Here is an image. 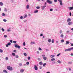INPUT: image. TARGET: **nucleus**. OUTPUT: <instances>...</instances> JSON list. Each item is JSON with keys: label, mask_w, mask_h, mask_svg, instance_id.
I'll return each mask as SVG.
<instances>
[{"label": "nucleus", "mask_w": 73, "mask_h": 73, "mask_svg": "<svg viewBox=\"0 0 73 73\" xmlns=\"http://www.w3.org/2000/svg\"><path fill=\"white\" fill-rule=\"evenodd\" d=\"M0 5H1V6H3V2H0Z\"/></svg>", "instance_id": "6ab92c4d"}, {"label": "nucleus", "mask_w": 73, "mask_h": 73, "mask_svg": "<svg viewBox=\"0 0 73 73\" xmlns=\"http://www.w3.org/2000/svg\"><path fill=\"white\" fill-rule=\"evenodd\" d=\"M46 51H49V50L48 49H46Z\"/></svg>", "instance_id": "69168bd1"}, {"label": "nucleus", "mask_w": 73, "mask_h": 73, "mask_svg": "<svg viewBox=\"0 0 73 73\" xmlns=\"http://www.w3.org/2000/svg\"><path fill=\"white\" fill-rule=\"evenodd\" d=\"M46 73H50V72H46Z\"/></svg>", "instance_id": "774afa93"}, {"label": "nucleus", "mask_w": 73, "mask_h": 73, "mask_svg": "<svg viewBox=\"0 0 73 73\" xmlns=\"http://www.w3.org/2000/svg\"><path fill=\"white\" fill-rule=\"evenodd\" d=\"M57 0H54V2L55 3H56V2H57Z\"/></svg>", "instance_id": "864d4df0"}, {"label": "nucleus", "mask_w": 73, "mask_h": 73, "mask_svg": "<svg viewBox=\"0 0 73 73\" xmlns=\"http://www.w3.org/2000/svg\"><path fill=\"white\" fill-rule=\"evenodd\" d=\"M2 16H5V14L4 13H2Z\"/></svg>", "instance_id": "a19ab883"}, {"label": "nucleus", "mask_w": 73, "mask_h": 73, "mask_svg": "<svg viewBox=\"0 0 73 73\" xmlns=\"http://www.w3.org/2000/svg\"><path fill=\"white\" fill-rule=\"evenodd\" d=\"M4 73H8V71L6 70H3Z\"/></svg>", "instance_id": "dca6fc26"}, {"label": "nucleus", "mask_w": 73, "mask_h": 73, "mask_svg": "<svg viewBox=\"0 0 73 73\" xmlns=\"http://www.w3.org/2000/svg\"><path fill=\"white\" fill-rule=\"evenodd\" d=\"M42 57H45V55H42Z\"/></svg>", "instance_id": "13d9d810"}, {"label": "nucleus", "mask_w": 73, "mask_h": 73, "mask_svg": "<svg viewBox=\"0 0 73 73\" xmlns=\"http://www.w3.org/2000/svg\"><path fill=\"white\" fill-rule=\"evenodd\" d=\"M38 10H36L34 12V13H38Z\"/></svg>", "instance_id": "412c9836"}, {"label": "nucleus", "mask_w": 73, "mask_h": 73, "mask_svg": "<svg viewBox=\"0 0 73 73\" xmlns=\"http://www.w3.org/2000/svg\"><path fill=\"white\" fill-rule=\"evenodd\" d=\"M37 54H39V51H38L37 52Z\"/></svg>", "instance_id": "e2e57ef3"}, {"label": "nucleus", "mask_w": 73, "mask_h": 73, "mask_svg": "<svg viewBox=\"0 0 73 73\" xmlns=\"http://www.w3.org/2000/svg\"><path fill=\"white\" fill-rule=\"evenodd\" d=\"M34 69L35 70H37L38 69L37 66H36V65H34Z\"/></svg>", "instance_id": "39448f33"}, {"label": "nucleus", "mask_w": 73, "mask_h": 73, "mask_svg": "<svg viewBox=\"0 0 73 73\" xmlns=\"http://www.w3.org/2000/svg\"><path fill=\"white\" fill-rule=\"evenodd\" d=\"M23 45L24 46H25V42H24L23 43Z\"/></svg>", "instance_id": "8fccbe9b"}, {"label": "nucleus", "mask_w": 73, "mask_h": 73, "mask_svg": "<svg viewBox=\"0 0 73 73\" xmlns=\"http://www.w3.org/2000/svg\"><path fill=\"white\" fill-rule=\"evenodd\" d=\"M10 29H7V32H10L11 31V30H10Z\"/></svg>", "instance_id": "58836bf2"}, {"label": "nucleus", "mask_w": 73, "mask_h": 73, "mask_svg": "<svg viewBox=\"0 0 73 73\" xmlns=\"http://www.w3.org/2000/svg\"><path fill=\"white\" fill-rule=\"evenodd\" d=\"M46 7V6L44 5V6H41V8H42V10H44V8Z\"/></svg>", "instance_id": "0eeeda50"}, {"label": "nucleus", "mask_w": 73, "mask_h": 73, "mask_svg": "<svg viewBox=\"0 0 73 73\" xmlns=\"http://www.w3.org/2000/svg\"><path fill=\"white\" fill-rule=\"evenodd\" d=\"M46 63H44L43 64V66L44 67H45V66L46 65Z\"/></svg>", "instance_id": "5701e85b"}, {"label": "nucleus", "mask_w": 73, "mask_h": 73, "mask_svg": "<svg viewBox=\"0 0 73 73\" xmlns=\"http://www.w3.org/2000/svg\"><path fill=\"white\" fill-rule=\"evenodd\" d=\"M64 42V40L62 39L61 41V42Z\"/></svg>", "instance_id": "2f4dec72"}, {"label": "nucleus", "mask_w": 73, "mask_h": 73, "mask_svg": "<svg viewBox=\"0 0 73 73\" xmlns=\"http://www.w3.org/2000/svg\"><path fill=\"white\" fill-rule=\"evenodd\" d=\"M51 41H52V40L50 39L48 40V42H51Z\"/></svg>", "instance_id": "393cba45"}, {"label": "nucleus", "mask_w": 73, "mask_h": 73, "mask_svg": "<svg viewBox=\"0 0 73 73\" xmlns=\"http://www.w3.org/2000/svg\"><path fill=\"white\" fill-rule=\"evenodd\" d=\"M46 2H45V3H44V5H45V6H46Z\"/></svg>", "instance_id": "0e129e2a"}, {"label": "nucleus", "mask_w": 73, "mask_h": 73, "mask_svg": "<svg viewBox=\"0 0 73 73\" xmlns=\"http://www.w3.org/2000/svg\"><path fill=\"white\" fill-rule=\"evenodd\" d=\"M71 46H73V43H72L71 44Z\"/></svg>", "instance_id": "338daca9"}, {"label": "nucleus", "mask_w": 73, "mask_h": 73, "mask_svg": "<svg viewBox=\"0 0 73 73\" xmlns=\"http://www.w3.org/2000/svg\"><path fill=\"white\" fill-rule=\"evenodd\" d=\"M60 54H61V53H60L58 54L57 55V57H58V56H60Z\"/></svg>", "instance_id": "37998d69"}, {"label": "nucleus", "mask_w": 73, "mask_h": 73, "mask_svg": "<svg viewBox=\"0 0 73 73\" xmlns=\"http://www.w3.org/2000/svg\"><path fill=\"white\" fill-rule=\"evenodd\" d=\"M31 45H33V44H36V42H31Z\"/></svg>", "instance_id": "2eb2a0df"}, {"label": "nucleus", "mask_w": 73, "mask_h": 73, "mask_svg": "<svg viewBox=\"0 0 73 73\" xmlns=\"http://www.w3.org/2000/svg\"><path fill=\"white\" fill-rule=\"evenodd\" d=\"M64 35L63 34H61L60 36V37H61V38H63L64 37Z\"/></svg>", "instance_id": "f3484780"}, {"label": "nucleus", "mask_w": 73, "mask_h": 73, "mask_svg": "<svg viewBox=\"0 0 73 73\" xmlns=\"http://www.w3.org/2000/svg\"><path fill=\"white\" fill-rule=\"evenodd\" d=\"M16 42H17L16 41H13V43H14V44H16Z\"/></svg>", "instance_id": "79ce46f5"}, {"label": "nucleus", "mask_w": 73, "mask_h": 73, "mask_svg": "<svg viewBox=\"0 0 73 73\" xmlns=\"http://www.w3.org/2000/svg\"><path fill=\"white\" fill-rule=\"evenodd\" d=\"M68 64H72V62H68Z\"/></svg>", "instance_id": "c756f323"}, {"label": "nucleus", "mask_w": 73, "mask_h": 73, "mask_svg": "<svg viewBox=\"0 0 73 73\" xmlns=\"http://www.w3.org/2000/svg\"><path fill=\"white\" fill-rule=\"evenodd\" d=\"M69 10H72V9H73V7H69Z\"/></svg>", "instance_id": "ddd939ff"}, {"label": "nucleus", "mask_w": 73, "mask_h": 73, "mask_svg": "<svg viewBox=\"0 0 73 73\" xmlns=\"http://www.w3.org/2000/svg\"><path fill=\"white\" fill-rule=\"evenodd\" d=\"M31 59V57H30V56H29L28 57V60H30V59Z\"/></svg>", "instance_id": "4c0bfd02"}, {"label": "nucleus", "mask_w": 73, "mask_h": 73, "mask_svg": "<svg viewBox=\"0 0 73 73\" xmlns=\"http://www.w3.org/2000/svg\"><path fill=\"white\" fill-rule=\"evenodd\" d=\"M15 57L17 58H19V56H18V55H16L15 56Z\"/></svg>", "instance_id": "09e8293b"}, {"label": "nucleus", "mask_w": 73, "mask_h": 73, "mask_svg": "<svg viewBox=\"0 0 73 73\" xmlns=\"http://www.w3.org/2000/svg\"><path fill=\"white\" fill-rule=\"evenodd\" d=\"M24 71V69H21L20 70V72H21V73H23Z\"/></svg>", "instance_id": "9d476101"}, {"label": "nucleus", "mask_w": 73, "mask_h": 73, "mask_svg": "<svg viewBox=\"0 0 73 73\" xmlns=\"http://www.w3.org/2000/svg\"><path fill=\"white\" fill-rule=\"evenodd\" d=\"M69 43H70L69 41H66V42L65 43V44L66 45H68V44H69Z\"/></svg>", "instance_id": "9b49d317"}, {"label": "nucleus", "mask_w": 73, "mask_h": 73, "mask_svg": "<svg viewBox=\"0 0 73 73\" xmlns=\"http://www.w3.org/2000/svg\"><path fill=\"white\" fill-rule=\"evenodd\" d=\"M36 9H40V7H39V6H37L36 7Z\"/></svg>", "instance_id": "cd10ccee"}, {"label": "nucleus", "mask_w": 73, "mask_h": 73, "mask_svg": "<svg viewBox=\"0 0 73 73\" xmlns=\"http://www.w3.org/2000/svg\"><path fill=\"white\" fill-rule=\"evenodd\" d=\"M40 36H43V35H42V34H41L40 35Z\"/></svg>", "instance_id": "6e6d98bb"}, {"label": "nucleus", "mask_w": 73, "mask_h": 73, "mask_svg": "<svg viewBox=\"0 0 73 73\" xmlns=\"http://www.w3.org/2000/svg\"><path fill=\"white\" fill-rule=\"evenodd\" d=\"M4 11L5 12H7L8 11V9L7 8H5L4 9Z\"/></svg>", "instance_id": "a878e982"}, {"label": "nucleus", "mask_w": 73, "mask_h": 73, "mask_svg": "<svg viewBox=\"0 0 73 73\" xmlns=\"http://www.w3.org/2000/svg\"><path fill=\"white\" fill-rule=\"evenodd\" d=\"M67 22H70L71 21V19H70L68 18L67 20Z\"/></svg>", "instance_id": "f8f14e48"}, {"label": "nucleus", "mask_w": 73, "mask_h": 73, "mask_svg": "<svg viewBox=\"0 0 73 73\" xmlns=\"http://www.w3.org/2000/svg\"><path fill=\"white\" fill-rule=\"evenodd\" d=\"M26 64H27V65H29V62H27Z\"/></svg>", "instance_id": "3c124183"}, {"label": "nucleus", "mask_w": 73, "mask_h": 73, "mask_svg": "<svg viewBox=\"0 0 73 73\" xmlns=\"http://www.w3.org/2000/svg\"><path fill=\"white\" fill-rule=\"evenodd\" d=\"M52 43H54V39L52 40Z\"/></svg>", "instance_id": "c9c22d12"}, {"label": "nucleus", "mask_w": 73, "mask_h": 73, "mask_svg": "<svg viewBox=\"0 0 73 73\" xmlns=\"http://www.w3.org/2000/svg\"><path fill=\"white\" fill-rule=\"evenodd\" d=\"M4 37L5 38H6L7 37V35H4Z\"/></svg>", "instance_id": "5fc2aeb1"}, {"label": "nucleus", "mask_w": 73, "mask_h": 73, "mask_svg": "<svg viewBox=\"0 0 73 73\" xmlns=\"http://www.w3.org/2000/svg\"><path fill=\"white\" fill-rule=\"evenodd\" d=\"M55 56V55H51L50 56V57H51V58H53V57H54Z\"/></svg>", "instance_id": "4468645a"}, {"label": "nucleus", "mask_w": 73, "mask_h": 73, "mask_svg": "<svg viewBox=\"0 0 73 73\" xmlns=\"http://www.w3.org/2000/svg\"><path fill=\"white\" fill-rule=\"evenodd\" d=\"M69 70L70 71V70H71V68H69Z\"/></svg>", "instance_id": "052dcab7"}, {"label": "nucleus", "mask_w": 73, "mask_h": 73, "mask_svg": "<svg viewBox=\"0 0 73 73\" xmlns=\"http://www.w3.org/2000/svg\"><path fill=\"white\" fill-rule=\"evenodd\" d=\"M20 19H23V17L21 16L20 17Z\"/></svg>", "instance_id": "de8ad7c7"}, {"label": "nucleus", "mask_w": 73, "mask_h": 73, "mask_svg": "<svg viewBox=\"0 0 73 73\" xmlns=\"http://www.w3.org/2000/svg\"><path fill=\"white\" fill-rule=\"evenodd\" d=\"M27 17V14H26L24 16L23 18H24V19H25V18H26Z\"/></svg>", "instance_id": "4be33fe9"}, {"label": "nucleus", "mask_w": 73, "mask_h": 73, "mask_svg": "<svg viewBox=\"0 0 73 73\" xmlns=\"http://www.w3.org/2000/svg\"><path fill=\"white\" fill-rule=\"evenodd\" d=\"M12 54L13 55V56H15V53H14L13 52L12 53Z\"/></svg>", "instance_id": "7c9ffc66"}, {"label": "nucleus", "mask_w": 73, "mask_h": 73, "mask_svg": "<svg viewBox=\"0 0 73 73\" xmlns=\"http://www.w3.org/2000/svg\"><path fill=\"white\" fill-rule=\"evenodd\" d=\"M11 43L10 42H9L7 43V44L6 45V47H8V46H9L10 45H11Z\"/></svg>", "instance_id": "423d86ee"}, {"label": "nucleus", "mask_w": 73, "mask_h": 73, "mask_svg": "<svg viewBox=\"0 0 73 73\" xmlns=\"http://www.w3.org/2000/svg\"><path fill=\"white\" fill-rule=\"evenodd\" d=\"M10 42H11V43H12L13 42H12V40H10Z\"/></svg>", "instance_id": "bf43d9fd"}, {"label": "nucleus", "mask_w": 73, "mask_h": 73, "mask_svg": "<svg viewBox=\"0 0 73 73\" xmlns=\"http://www.w3.org/2000/svg\"><path fill=\"white\" fill-rule=\"evenodd\" d=\"M3 21H4V22H7V21L6 19H3Z\"/></svg>", "instance_id": "c03bdc74"}, {"label": "nucleus", "mask_w": 73, "mask_h": 73, "mask_svg": "<svg viewBox=\"0 0 73 73\" xmlns=\"http://www.w3.org/2000/svg\"><path fill=\"white\" fill-rule=\"evenodd\" d=\"M54 60H55V58H53L51 59V61H54Z\"/></svg>", "instance_id": "c85d7f7f"}, {"label": "nucleus", "mask_w": 73, "mask_h": 73, "mask_svg": "<svg viewBox=\"0 0 73 73\" xmlns=\"http://www.w3.org/2000/svg\"><path fill=\"white\" fill-rule=\"evenodd\" d=\"M46 1L49 4H52V1H50V0H47Z\"/></svg>", "instance_id": "20e7f679"}, {"label": "nucleus", "mask_w": 73, "mask_h": 73, "mask_svg": "<svg viewBox=\"0 0 73 73\" xmlns=\"http://www.w3.org/2000/svg\"><path fill=\"white\" fill-rule=\"evenodd\" d=\"M0 53H3V51L2 50L0 49Z\"/></svg>", "instance_id": "72a5a7b5"}, {"label": "nucleus", "mask_w": 73, "mask_h": 73, "mask_svg": "<svg viewBox=\"0 0 73 73\" xmlns=\"http://www.w3.org/2000/svg\"><path fill=\"white\" fill-rule=\"evenodd\" d=\"M24 56H27V53H24Z\"/></svg>", "instance_id": "ea45409f"}, {"label": "nucleus", "mask_w": 73, "mask_h": 73, "mask_svg": "<svg viewBox=\"0 0 73 73\" xmlns=\"http://www.w3.org/2000/svg\"><path fill=\"white\" fill-rule=\"evenodd\" d=\"M5 60H8V57H7L5 58Z\"/></svg>", "instance_id": "f704fd0d"}, {"label": "nucleus", "mask_w": 73, "mask_h": 73, "mask_svg": "<svg viewBox=\"0 0 73 73\" xmlns=\"http://www.w3.org/2000/svg\"><path fill=\"white\" fill-rule=\"evenodd\" d=\"M39 64L40 65H42V62H39Z\"/></svg>", "instance_id": "b1692460"}, {"label": "nucleus", "mask_w": 73, "mask_h": 73, "mask_svg": "<svg viewBox=\"0 0 73 73\" xmlns=\"http://www.w3.org/2000/svg\"><path fill=\"white\" fill-rule=\"evenodd\" d=\"M1 30L2 32H4V29L2 28L1 29Z\"/></svg>", "instance_id": "49530a36"}, {"label": "nucleus", "mask_w": 73, "mask_h": 73, "mask_svg": "<svg viewBox=\"0 0 73 73\" xmlns=\"http://www.w3.org/2000/svg\"><path fill=\"white\" fill-rule=\"evenodd\" d=\"M71 24H72V22H69L68 23V25H71Z\"/></svg>", "instance_id": "aec40b11"}, {"label": "nucleus", "mask_w": 73, "mask_h": 73, "mask_svg": "<svg viewBox=\"0 0 73 73\" xmlns=\"http://www.w3.org/2000/svg\"><path fill=\"white\" fill-rule=\"evenodd\" d=\"M38 50H42V49L40 48V47L38 48Z\"/></svg>", "instance_id": "e433bc0d"}, {"label": "nucleus", "mask_w": 73, "mask_h": 73, "mask_svg": "<svg viewBox=\"0 0 73 73\" xmlns=\"http://www.w3.org/2000/svg\"><path fill=\"white\" fill-rule=\"evenodd\" d=\"M7 68L8 70H10V71H11L12 70H13V69L12 68V67L10 66H8L7 67Z\"/></svg>", "instance_id": "f257e3e1"}, {"label": "nucleus", "mask_w": 73, "mask_h": 73, "mask_svg": "<svg viewBox=\"0 0 73 73\" xmlns=\"http://www.w3.org/2000/svg\"><path fill=\"white\" fill-rule=\"evenodd\" d=\"M26 8L27 9H29V5H27L26 7Z\"/></svg>", "instance_id": "1a4fd4ad"}, {"label": "nucleus", "mask_w": 73, "mask_h": 73, "mask_svg": "<svg viewBox=\"0 0 73 73\" xmlns=\"http://www.w3.org/2000/svg\"><path fill=\"white\" fill-rule=\"evenodd\" d=\"M50 12H52V11H53V9H50Z\"/></svg>", "instance_id": "603ef678"}, {"label": "nucleus", "mask_w": 73, "mask_h": 73, "mask_svg": "<svg viewBox=\"0 0 73 73\" xmlns=\"http://www.w3.org/2000/svg\"><path fill=\"white\" fill-rule=\"evenodd\" d=\"M57 62L59 63V64H61V62L60 60H58Z\"/></svg>", "instance_id": "bb28decb"}, {"label": "nucleus", "mask_w": 73, "mask_h": 73, "mask_svg": "<svg viewBox=\"0 0 73 73\" xmlns=\"http://www.w3.org/2000/svg\"><path fill=\"white\" fill-rule=\"evenodd\" d=\"M70 55H71V56H73V53H71Z\"/></svg>", "instance_id": "680f3d73"}, {"label": "nucleus", "mask_w": 73, "mask_h": 73, "mask_svg": "<svg viewBox=\"0 0 73 73\" xmlns=\"http://www.w3.org/2000/svg\"><path fill=\"white\" fill-rule=\"evenodd\" d=\"M65 52H68V51H71L70 48H68V49H66L65 50Z\"/></svg>", "instance_id": "6e6552de"}, {"label": "nucleus", "mask_w": 73, "mask_h": 73, "mask_svg": "<svg viewBox=\"0 0 73 73\" xmlns=\"http://www.w3.org/2000/svg\"><path fill=\"white\" fill-rule=\"evenodd\" d=\"M58 1L60 2V5H62V0H58Z\"/></svg>", "instance_id": "7ed1b4c3"}, {"label": "nucleus", "mask_w": 73, "mask_h": 73, "mask_svg": "<svg viewBox=\"0 0 73 73\" xmlns=\"http://www.w3.org/2000/svg\"><path fill=\"white\" fill-rule=\"evenodd\" d=\"M59 33L60 34H61V33H62V30H60L59 31Z\"/></svg>", "instance_id": "a18cd8bd"}, {"label": "nucleus", "mask_w": 73, "mask_h": 73, "mask_svg": "<svg viewBox=\"0 0 73 73\" xmlns=\"http://www.w3.org/2000/svg\"><path fill=\"white\" fill-rule=\"evenodd\" d=\"M19 66H22V65H23V64H22L21 63H20L19 64Z\"/></svg>", "instance_id": "473e14b6"}, {"label": "nucleus", "mask_w": 73, "mask_h": 73, "mask_svg": "<svg viewBox=\"0 0 73 73\" xmlns=\"http://www.w3.org/2000/svg\"><path fill=\"white\" fill-rule=\"evenodd\" d=\"M15 48H18V49H20V46H18V45L16 44H15Z\"/></svg>", "instance_id": "f03ea898"}, {"label": "nucleus", "mask_w": 73, "mask_h": 73, "mask_svg": "<svg viewBox=\"0 0 73 73\" xmlns=\"http://www.w3.org/2000/svg\"><path fill=\"white\" fill-rule=\"evenodd\" d=\"M70 16H72V13L71 12L70 13Z\"/></svg>", "instance_id": "4d7b16f0"}, {"label": "nucleus", "mask_w": 73, "mask_h": 73, "mask_svg": "<svg viewBox=\"0 0 73 73\" xmlns=\"http://www.w3.org/2000/svg\"><path fill=\"white\" fill-rule=\"evenodd\" d=\"M43 58L44 60H46L47 58H46V57H43Z\"/></svg>", "instance_id": "a211bd4d"}]
</instances>
